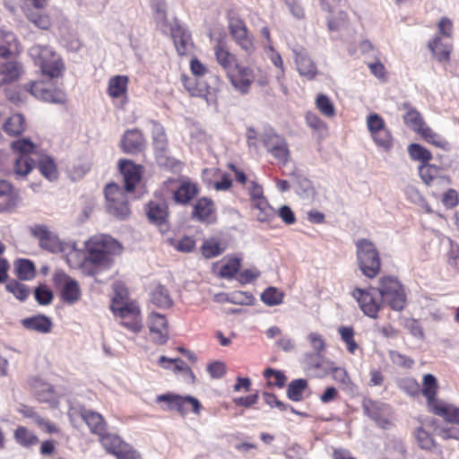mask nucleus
Instances as JSON below:
<instances>
[{
    "label": "nucleus",
    "mask_w": 459,
    "mask_h": 459,
    "mask_svg": "<svg viewBox=\"0 0 459 459\" xmlns=\"http://www.w3.org/2000/svg\"><path fill=\"white\" fill-rule=\"evenodd\" d=\"M85 247L83 264L93 267L90 270L91 274L111 268L113 256L122 249L119 242L108 235L93 236L85 243Z\"/></svg>",
    "instance_id": "f257e3e1"
},
{
    "label": "nucleus",
    "mask_w": 459,
    "mask_h": 459,
    "mask_svg": "<svg viewBox=\"0 0 459 459\" xmlns=\"http://www.w3.org/2000/svg\"><path fill=\"white\" fill-rule=\"evenodd\" d=\"M28 53L35 65L40 68L43 75L50 79L62 75L64 64L51 47L37 44L30 48Z\"/></svg>",
    "instance_id": "f03ea898"
},
{
    "label": "nucleus",
    "mask_w": 459,
    "mask_h": 459,
    "mask_svg": "<svg viewBox=\"0 0 459 459\" xmlns=\"http://www.w3.org/2000/svg\"><path fill=\"white\" fill-rule=\"evenodd\" d=\"M357 263L359 270L368 278H375L380 271V256L375 244L368 238L356 242Z\"/></svg>",
    "instance_id": "7ed1b4c3"
},
{
    "label": "nucleus",
    "mask_w": 459,
    "mask_h": 459,
    "mask_svg": "<svg viewBox=\"0 0 459 459\" xmlns=\"http://www.w3.org/2000/svg\"><path fill=\"white\" fill-rule=\"evenodd\" d=\"M377 293L381 300L387 303L395 311H402L406 305L404 289L397 278L385 276L379 279Z\"/></svg>",
    "instance_id": "20e7f679"
},
{
    "label": "nucleus",
    "mask_w": 459,
    "mask_h": 459,
    "mask_svg": "<svg viewBox=\"0 0 459 459\" xmlns=\"http://www.w3.org/2000/svg\"><path fill=\"white\" fill-rule=\"evenodd\" d=\"M152 134L155 158L158 165L166 169H174L178 162L169 155L168 139L164 127L160 124L153 122Z\"/></svg>",
    "instance_id": "39448f33"
},
{
    "label": "nucleus",
    "mask_w": 459,
    "mask_h": 459,
    "mask_svg": "<svg viewBox=\"0 0 459 459\" xmlns=\"http://www.w3.org/2000/svg\"><path fill=\"white\" fill-rule=\"evenodd\" d=\"M110 309L115 316L121 319L120 324L130 332L137 333L142 330L141 309L137 304H119L115 300Z\"/></svg>",
    "instance_id": "423d86ee"
},
{
    "label": "nucleus",
    "mask_w": 459,
    "mask_h": 459,
    "mask_svg": "<svg viewBox=\"0 0 459 459\" xmlns=\"http://www.w3.org/2000/svg\"><path fill=\"white\" fill-rule=\"evenodd\" d=\"M107 211L109 214L123 220L129 214L127 197L116 184H108L105 187Z\"/></svg>",
    "instance_id": "0eeeda50"
},
{
    "label": "nucleus",
    "mask_w": 459,
    "mask_h": 459,
    "mask_svg": "<svg viewBox=\"0 0 459 459\" xmlns=\"http://www.w3.org/2000/svg\"><path fill=\"white\" fill-rule=\"evenodd\" d=\"M364 414L372 420L379 428L388 429L391 423V407L384 403L366 400L362 404Z\"/></svg>",
    "instance_id": "6e6552de"
},
{
    "label": "nucleus",
    "mask_w": 459,
    "mask_h": 459,
    "mask_svg": "<svg viewBox=\"0 0 459 459\" xmlns=\"http://www.w3.org/2000/svg\"><path fill=\"white\" fill-rule=\"evenodd\" d=\"M377 290L375 288L369 290L356 288L352 291V297L358 301L363 313L371 317L377 318L384 301L376 297Z\"/></svg>",
    "instance_id": "1a4fd4ad"
},
{
    "label": "nucleus",
    "mask_w": 459,
    "mask_h": 459,
    "mask_svg": "<svg viewBox=\"0 0 459 459\" xmlns=\"http://www.w3.org/2000/svg\"><path fill=\"white\" fill-rule=\"evenodd\" d=\"M53 281L61 290V297L65 303L74 304L80 299L81 291L78 282L64 271H56L53 275Z\"/></svg>",
    "instance_id": "9d476101"
},
{
    "label": "nucleus",
    "mask_w": 459,
    "mask_h": 459,
    "mask_svg": "<svg viewBox=\"0 0 459 459\" xmlns=\"http://www.w3.org/2000/svg\"><path fill=\"white\" fill-rule=\"evenodd\" d=\"M24 89L36 99L46 102L63 104L65 101V94L62 90L52 89L43 81L30 82L24 85Z\"/></svg>",
    "instance_id": "9b49d317"
},
{
    "label": "nucleus",
    "mask_w": 459,
    "mask_h": 459,
    "mask_svg": "<svg viewBox=\"0 0 459 459\" xmlns=\"http://www.w3.org/2000/svg\"><path fill=\"white\" fill-rule=\"evenodd\" d=\"M229 30L236 43L247 54L255 51L253 37L248 32L245 22L238 16H230Z\"/></svg>",
    "instance_id": "f8f14e48"
},
{
    "label": "nucleus",
    "mask_w": 459,
    "mask_h": 459,
    "mask_svg": "<svg viewBox=\"0 0 459 459\" xmlns=\"http://www.w3.org/2000/svg\"><path fill=\"white\" fill-rule=\"evenodd\" d=\"M145 213L150 223L157 226L161 233L169 231V206L165 202L150 201L145 206Z\"/></svg>",
    "instance_id": "ddd939ff"
},
{
    "label": "nucleus",
    "mask_w": 459,
    "mask_h": 459,
    "mask_svg": "<svg viewBox=\"0 0 459 459\" xmlns=\"http://www.w3.org/2000/svg\"><path fill=\"white\" fill-rule=\"evenodd\" d=\"M255 70L249 66L238 65L235 72L229 76L230 82L233 88L241 95H247L250 91V86L255 81Z\"/></svg>",
    "instance_id": "4468645a"
},
{
    "label": "nucleus",
    "mask_w": 459,
    "mask_h": 459,
    "mask_svg": "<svg viewBox=\"0 0 459 459\" xmlns=\"http://www.w3.org/2000/svg\"><path fill=\"white\" fill-rule=\"evenodd\" d=\"M156 401L158 403H166L168 405V410H175L178 411L181 414H185L186 412V409L185 408V405L186 403H189L192 405L193 411L195 413H199L201 409V403L200 402L190 395H187L186 397H182L177 394H164L158 395L156 398Z\"/></svg>",
    "instance_id": "2eb2a0df"
},
{
    "label": "nucleus",
    "mask_w": 459,
    "mask_h": 459,
    "mask_svg": "<svg viewBox=\"0 0 459 459\" xmlns=\"http://www.w3.org/2000/svg\"><path fill=\"white\" fill-rule=\"evenodd\" d=\"M148 327L152 341L159 345L169 340L168 321L164 315L152 312L148 316Z\"/></svg>",
    "instance_id": "dca6fc26"
},
{
    "label": "nucleus",
    "mask_w": 459,
    "mask_h": 459,
    "mask_svg": "<svg viewBox=\"0 0 459 459\" xmlns=\"http://www.w3.org/2000/svg\"><path fill=\"white\" fill-rule=\"evenodd\" d=\"M292 52L299 74L307 80L314 79L317 74V68L307 51L301 46H295Z\"/></svg>",
    "instance_id": "f3484780"
},
{
    "label": "nucleus",
    "mask_w": 459,
    "mask_h": 459,
    "mask_svg": "<svg viewBox=\"0 0 459 459\" xmlns=\"http://www.w3.org/2000/svg\"><path fill=\"white\" fill-rule=\"evenodd\" d=\"M31 234L39 239L41 248L51 253H57L62 250L59 238L47 226L36 225L31 228Z\"/></svg>",
    "instance_id": "a211bd4d"
},
{
    "label": "nucleus",
    "mask_w": 459,
    "mask_h": 459,
    "mask_svg": "<svg viewBox=\"0 0 459 459\" xmlns=\"http://www.w3.org/2000/svg\"><path fill=\"white\" fill-rule=\"evenodd\" d=\"M119 170L124 177V190L127 193L133 192L141 180V166L129 160H120Z\"/></svg>",
    "instance_id": "6ab92c4d"
},
{
    "label": "nucleus",
    "mask_w": 459,
    "mask_h": 459,
    "mask_svg": "<svg viewBox=\"0 0 459 459\" xmlns=\"http://www.w3.org/2000/svg\"><path fill=\"white\" fill-rule=\"evenodd\" d=\"M200 188L190 179H183L172 193V199L177 204L186 205L199 194Z\"/></svg>",
    "instance_id": "aec40b11"
},
{
    "label": "nucleus",
    "mask_w": 459,
    "mask_h": 459,
    "mask_svg": "<svg viewBox=\"0 0 459 459\" xmlns=\"http://www.w3.org/2000/svg\"><path fill=\"white\" fill-rule=\"evenodd\" d=\"M216 207L213 201L208 197H201L193 204L191 219L199 222H210L215 214Z\"/></svg>",
    "instance_id": "412c9836"
},
{
    "label": "nucleus",
    "mask_w": 459,
    "mask_h": 459,
    "mask_svg": "<svg viewBox=\"0 0 459 459\" xmlns=\"http://www.w3.org/2000/svg\"><path fill=\"white\" fill-rule=\"evenodd\" d=\"M328 374H332L333 378L340 383L343 391L353 393L355 385L351 382L347 371L343 368L335 367L333 362H327L326 368L323 372L316 373V377H324Z\"/></svg>",
    "instance_id": "4be33fe9"
},
{
    "label": "nucleus",
    "mask_w": 459,
    "mask_h": 459,
    "mask_svg": "<svg viewBox=\"0 0 459 459\" xmlns=\"http://www.w3.org/2000/svg\"><path fill=\"white\" fill-rule=\"evenodd\" d=\"M437 390L438 384L436 377L432 374H426L423 377L422 388L420 392H421L422 395L426 398L427 405L430 412L434 411V407L438 406L439 403L443 402V400L437 398Z\"/></svg>",
    "instance_id": "5701e85b"
},
{
    "label": "nucleus",
    "mask_w": 459,
    "mask_h": 459,
    "mask_svg": "<svg viewBox=\"0 0 459 459\" xmlns=\"http://www.w3.org/2000/svg\"><path fill=\"white\" fill-rule=\"evenodd\" d=\"M170 34L178 55H185L191 45L189 31L177 19L170 24Z\"/></svg>",
    "instance_id": "b1692460"
},
{
    "label": "nucleus",
    "mask_w": 459,
    "mask_h": 459,
    "mask_svg": "<svg viewBox=\"0 0 459 459\" xmlns=\"http://www.w3.org/2000/svg\"><path fill=\"white\" fill-rule=\"evenodd\" d=\"M21 324L25 329L39 333H48L53 328L51 318L43 314L25 317L21 320Z\"/></svg>",
    "instance_id": "393cba45"
},
{
    "label": "nucleus",
    "mask_w": 459,
    "mask_h": 459,
    "mask_svg": "<svg viewBox=\"0 0 459 459\" xmlns=\"http://www.w3.org/2000/svg\"><path fill=\"white\" fill-rule=\"evenodd\" d=\"M144 146V138L138 129L126 130L121 140L122 150L126 153H137Z\"/></svg>",
    "instance_id": "a878e982"
},
{
    "label": "nucleus",
    "mask_w": 459,
    "mask_h": 459,
    "mask_svg": "<svg viewBox=\"0 0 459 459\" xmlns=\"http://www.w3.org/2000/svg\"><path fill=\"white\" fill-rule=\"evenodd\" d=\"M80 414L91 433L100 436L106 431V422L100 413L91 410L82 409L81 410Z\"/></svg>",
    "instance_id": "bb28decb"
},
{
    "label": "nucleus",
    "mask_w": 459,
    "mask_h": 459,
    "mask_svg": "<svg viewBox=\"0 0 459 459\" xmlns=\"http://www.w3.org/2000/svg\"><path fill=\"white\" fill-rule=\"evenodd\" d=\"M214 53L218 63L225 70L229 77L232 72H235V68L238 65L236 56L225 49L221 43L214 47Z\"/></svg>",
    "instance_id": "cd10ccee"
},
{
    "label": "nucleus",
    "mask_w": 459,
    "mask_h": 459,
    "mask_svg": "<svg viewBox=\"0 0 459 459\" xmlns=\"http://www.w3.org/2000/svg\"><path fill=\"white\" fill-rule=\"evenodd\" d=\"M441 169L438 166L427 163L419 167L421 180L428 186H436L442 183L445 178L440 177Z\"/></svg>",
    "instance_id": "c85d7f7f"
},
{
    "label": "nucleus",
    "mask_w": 459,
    "mask_h": 459,
    "mask_svg": "<svg viewBox=\"0 0 459 459\" xmlns=\"http://www.w3.org/2000/svg\"><path fill=\"white\" fill-rule=\"evenodd\" d=\"M433 414L442 417L445 421L459 426V407L443 401L434 407Z\"/></svg>",
    "instance_id": "c756f323"
},
{
    "label": "nucleus",
    "mask_w": 459,
    "mask_h": 459,
    "mask_svg": "<svg viewBox=\"0 0 459 459\" xmlns=\"http://www.w3.org/2000/svg\"><path fill=\"white\" fill-rule=\"evenodd\" d=\"M429 48L438 62L447 61L452 51V45L448 40L436 37L429 42Z\"/></svg>",
    "instance_id": "7c9ffc66"
},
{
    "label": "nucleus",
    "mask_w": 459,
    "mask_h": 459,
    "mask_svg": "<svg viewBox=\"0 0 459 459\" xmlns=\"http://www.w3.org/2000/svg\"><path fill=\"white\" fill-rule=\"evenodd\" d=\"M292 178V183L297 186V193L301 197H309L314 193L312 183L299 169H294L288 173Z\"/></svg>",
    "instance_id": "2f4dec72"
},
{
    "label": "nucleus",
    "mask_w": 459,
    "mask_h": 459,
    "mask_svg": "<svg viewBox=\"0 0 459 459\" xmlns=\"http://www.w3.org/2000/svg\"><path fill=\"white\" fill-rule=\"evenodd\" d=\"M150 301L153 305L160 308H169L173 304L169 290L165 286L161 284H158L151 291Z\"/></svg>",
    "instance_id": "473e14b6"
},
{
    "label": "nucleus",
    "mask_w": 459,
    "mask_h": 459,
    "mask_svg": "<svg viewBox=\"0 0 459 459\" xmlns=\"http://www.w3.org/2000/svg\"><path fill=\"white\" fill-rule=\"evenodd\" d=\"M100 441L107 453L117 455L127 444L125 443L117 435L106 433L100 434Z\"/></svg>",
    "instance_id": "72a5a7b5"
},
{
    "label": "nucleus",
    "mask_w": 459,
    "mask_h": 459,
    "mask_svg": "<svg viewBox=\"0 0 459 459\" xmlns=\"http://www.w3.org/2000/svg\"><path fill=\"white\" fill-rule=\"evenodd\" d=\"M4 131L10 136H18L25 130V120L22 114L9 117L3 125Z\"/></svg>",
    "instance_id": "f704fd0d"
},
{
    "label": "nucleus",
    "mask_w": 459,
    "mask_h": 459,
    "mask_svg": "<svg viewBox=\"0 0 459 459\" xmlns=\"http://www.w3.org/2000/svg\"><path fill=\"white\" fill-rule=\"evenodd\" d=\"M404 108H408L407 113L403 116L405 125L411 127L413 131L420 134L428 126L425 124L421 115L414 108H409L408 103L403 104Z\"/></svg>",
    "instance_id": "c9c22d12"
},
{
    "label": "nucleus",
    "mask_w": 459,
    "mask_h": 459,
    "mask_svg": "<svg viewBox=\"0 0 459 459\" xmlns=\"http://www.w3.org/2000/svg\"><path fill=\"white\" fill-rule=\"evenodd\" d=\"M21 65L16 62H5L0 65V86L10 83L19 78Z\"/></svg>",
    "instance_id": "e433bc0d"
},
{
    "label": "nucleus",
    "mask_w": 459,
    "mask_h": 459,
    "mask_svg": "<svg viewBox=\"0 0 459 459\" xmlns=\"http://www.w3.org/2000/svg\"><path fill=\"white\" fill-rule=\"evenodd\" d=\"M14 266L16 275L21 281H30L34 278L36 268L31 260L20 258L16 260Z\"/></svg>",
    "instance_id": "4c0bfd02"
},
{
    "label": "nucleus",
    "mask_w": 459,
    "mask_h": 459,
    "mask_svg": "<svg viewBox=\"0 0 459 459\" xmlns=\"http://www.w3.org/2000/svg\"><path fill=\"white\" fill-rule=\"evenodd\" d=\"M308 383L305 378H297L290 381L287 387V397L293 402L303 400V392L307 388Z\"/></svg>",
    "instance_id": "58836bf2"
},
{
    "label": "nucleus",
    "mask_w": 459,
    "mask_h": 459,
    "mask_svg": "<svg viewBox=\"0 0 459 459\" xmlns=\"http://www.w3.org/2000/svg\"><path fill=\"white\" fill-rule=\"evenodd\" d=\"M38 169L39 172L49 181L57 178L58 172L54 160L48 155L41 157L38 161Z\"/></svg>",
    "instance_id": "ea45409f"
},
{
    "label": "nucleus",
    "mask_w": 459,
    "mask_h": 459,
    "mask_svg": "<svg viewBox=\"0 0 459 459\" xmlns=\"http://www.w3.org/2000/svg\"><path fill=\"white\" fill-rule=\"evenodd\" d=\"M151 6L154 14L157 25L165 31L168 28L167 6L165 0H151Z\"/></svg>",
    "instance_id": "a19ab883"
},
{
    "label": "nucleus",
    "mask_w": 459,
    "mask_h": 459,
    "mask_svg": "<svg viewBox=\"0 0 459 459\" xmlns=\"http://www.w3.org/2000/svg\"><path fill=\"white\" fill-rule=\"evenodd\" d=\"M128 82L127 76L116 75L109 79L108 82V94L113 98L121 97L126 91Z\"/></svg>",
    "instance_id": "79ce46f5"
},
{
    "label": "nucleus",
    "mask_w": 459,
    "mask_h": 459,
    "mask_svg": "<svg viewBox=\"0 0 459 459\" xmlns=\"http://www.w3.org/2000/svg\"><path fill=\"white\" fill-rule=\"evenodd\" d=\"M284 293L276 287H268L261 294V300L267 306L273 307L282 303Z\"/></svg>",
    "instance_id": "37998d69"
},
{
    "label": "nucleus",
    "mask_w": 459,
    "mask_h": 459,
    "mask_svg": "<svg viewBox=\"0 0 459 459\" xmlns=\"http://www.w3.org/2000/svg\"><path fill=\"white\" fill-rule=\"evenodd\" d=\"M35 161L28 155H19L15 159L13 170L18 176H27L34 168Z\"/></svg>",
    "instance_id": "c03bdc74"
},
{
    "label": "nucleus",
    "mask_w": 459,
    "mask_h": 459,
    "mask_svg": "<svg viewBox=\"0 0 459 459\" xmlns=\"http://www.w3.org/2000/svg\"><path fill=\"white\" fill-rule=\"evenodd\" d=\"M5 289L20 301H25L30 295V288L16 280L8 281Z\"/></svg>",
    "instance_id": "a18cd8bd"
},
{
    "label": "nucleus",
    "mask_w": 459,
    "mask_h": 459,
    "mask_svg": "<svg viewBox=\"0 0 459 459\" xmlns=\"http://www.w3.org/2000/svg\"><path fill=\"white\" fill-rule=\"evenodd\" d=\"M408 152L412 160H419L421 164L429 162L432 158L430 152L419 143H411L408 146Z\"/></svg>",
    "instance_id": "49530a36"
},
{
    "label": "nucleus",
    "mask_w": 459,
    "mask_h": 459,
    "mask_svg": "<svg viewBox=\"0 0 459 459\" xmlns=\"http://www.w3.org/2000/svg\"><path fill=\"white\" fill-rule=\"evenodd\" d=\"M253 207L258 210L256 214L259 221H266L274 215L273 207L269 204L265 198H260L252 204Z\"/></svg>",
    "instance_id": "de8ad7c7"
},
{
    "label": "nucleus",
    "mask_w": 459,
    "mask_h": 459,
    "mask_svg": "<svg viewBox=\"0 0 459 459\" xmlns=\"http://www.w3.org/2000/svg\"><path fill=\"white\" fill-rule=\"evenodd\" d=\"M304 363L307 369L314 371L315 376L316 373L323 372L324 368L327 367V364L325 365L321 361V354L316 352L306 353L304 355Z\"/></svg>",
    "instance_id": "09e8293b"
},
{
    "label": "nucleus",
    "mask_w": 459,
    "mask_h": 459,
    "mask_svg": "<svg viewBox=\"0 0 459 459\" xmlns=\"http://www.w3.org/2000/svg\"><path fill=\"white\" fill-rule=\"evenodd\" d=\"M415 439L418 446L424 450H431L436 446V442L430 434L423 428H418L414 432Z\"/></svg>",
    "instance_id": "8fccbe9b"
},
{
    "label": "nucleus",
    "mask_w": 459,
    "mask_h": 459,
    "mask_svg": "<svg viewBox=\"0 0 459 459\" xmlns=\"http://www.w3.org/2000/svg\"><path fill=\"white\" fill-rule=\"evenodd\" d=\"M14 437L17 442L23 446H30L38 443L39 439L36 435L29 431L25 427H19Z\"/></svg>",
    "instance_id": "3c124183"
},
{
    "label": "nucleus",
    "mask_w": 459,
    "mask_h": 459,
    "mask_svg": "<svg viewBox=\"0 0 459 459\" xmlns=\"http://www.w3.org/2000/svg\"><path fill=\"white\" fill-rule=\"evenodd\" d=\"M241 261L234 257L224 264L220 270V276L226 279H232L240 270Z\"/></svg>",
    "instance_id": "603ef678"
},
{
    "label": "nucleus",
    "mask_w": 459,
    "mask_h": 459,
    "mask_svg": "<svg viewBox=\"0 0 459 459\" xmlns=\"http://www.w3.org/2000/svg\"><path fill=\"white\" fill-rule=\"evenodd\" d=\"M338 332L342 340L346 343L348 351L354 353L358 349V344L354 341L353 328L351 326H340Z\"/></svg>",
    "instance_id": "864d4df0"
},
{
    "label": "nucleus",
    "mask_w": 459,
    "mask_h": 459,
    "mask_svg": "<svg viewBox=\"0 0 459 459\" xmlns=\"http://www.w3.org/2000/svg\"><path fill=\"white\" fill-rule=\"evenodd\" d=\"M407 198L413 204L421 207L427 212H431V208L423 195L413 186H408L405 190Z\"/></svg>",
    "instance_id": "5fc2aeb1"
},
{
    "label": "nucleus",
    "mask_w": 459,
    "mask_h": 459,
    "mask_svg": "<svg viewBox=\"0 0 459 459\" xmlns=\"http://www.w3.org/2000/svg\"><path fill=\"white\" fill-rule=\"evenodd\" d=\"M316 108L327 117H332L335 114V108L331 100L325 94H319L316 100Z\"/></svg>",
    "instance_id": "6e6d98bb"
},
{
    "label": "nucleus",
    "mask_w": 459,
    "mask_h": 459,
    "mask_svg": "<svg viewBox=\"0 0 459 459\" xmlns=\"http://www.w3.org/2000/svg\"><path fill=\"white\" fill-rule=\"evenodd\" d=\"M34 298L39 305L47 306L52 302L54 295L50 289L41 284L35 288Z\"/></svg>",
    "instance_id": "4d7b16f0"
},
{
    "label": "nucleus",
    "mask_w": 459,
    "mask_h": 459,
    "mask_svg": "<svg viewBox=\"0 0 459 459\" xmlns=\"http://www.w3.org/2000/svg\"><path fill=\"white\" fill-rule=\"evenodd\" d=\"M372 138L378 147L385 151H388L393 145L391 133L386 127L373 134Z\"/></svg>",
    "instance_id": "13d9d810"
},
{
    "label": "nucleus",
    "mask_w": 459,
    "mask_h": 459,
    "mask_svg": "<svg viewBox=\"0 0 459 459\" xmlns=\"http://www.w3.org/2000/svg\"><path fill=\"white\" fill-rule=\"evenodd\" d=\"M14 152L19 155H28L34 150L35 145L29 138H22L13 141L11 144Z\"/></svg>",
    "instance_id": "bf43d9fd"
},
{
    "label": "nucleus",
    "mask_w": 459,
    "mask_h": 459,
    "mask_svg": "<svg viewBox=\"0 0 459 459\" xmlns=\"http://www.w3.org/2000/svg\"><path fill=\"white\" fill-rule=\"evenodd\" d=\"M254 299V296L248 292L235 291L229 294V296L226 297L225 300H227V302L233 304L252 305Z\"/></svg>",
    "instance_id": "052dcab7"
},
{
    "label": "nucleus",
    "mask_w": 459,
    "mask_h": 459,
    "mask_svg": "<svg viewBox=\"0 0 459 459\" xmlns=\"http://www.w3.org/2000/svg\"><path fill=\"white\" fill-rule=\"evenodd\" d=\"M367 126L371 136L385 127L384 119L377 113H371L367 117Z\"/></svg>",
    "instance_id": "680f3d73"
},
{
    "label": "nucleus",
    "mask_w": 459,
    "mask_h": 459,
    "mask_svg": "<svg viewBox=\"0 0 459 459\" xmlns=\"http://www.w3.org/2000/svg\"><path fill=\"white\" fill-rule=\"evenodd\" d=\"M389 356L392 362L399 367L411 368L414 364L413 359L396 351H391Z\"/></svg>",
    "instance_id": "e2e57ef3"
},
{
    "label": "nucleus",
    "mask_w": 459,
    "mask_h": 459,
    "mask_svg": "<svg viewBox=\"0 0 459 459\" xmlns=\"http://www.w3.org/2000/svg\"><path fill=\"white\" fill-rule=\"evenodd\" d=\"M427 142L436 145L437 147L445 148L446 145V142L442 139L438 134H437L429 126L425 128L420 134Z\"/></svg>",
    "instance_id": "0e129e2a"
},
{
    "label": "nucleus",
    "mask_w": 459,
    "mask_h": 459,
    "mask_svg": "<svg viewBox=\"0 0 459 459\" xmlns=\"http://www.w3.org/2000/svg\"><path fill=\"white\" fill-rule=\"evenodd\" d=\"M268 152H270L276 160H278L280 162H282L283 164H286L290 158V150L287 142H284L279 146L274 147Z\"/></svg>",
    "instance_id": "69168bd1"
},
{
    "label": "nucleus",
    "mask_w": 459,
    "mask_h": 459,
    "mask_svg": "<svg viewBox=\"0 0 459 459\" xmlns=\"http://www.w3.org/2000/svg\"><path fill=\"white\" fill-rule=\"evenodd\" d=\"M263 142H264V147L269 152V151L273 150L274 147H277L280 144L286 142V140L282 136H281L277 134L267 133L263 135Z\"/></svg>",
    "instance_id": "338daca9"
},
{
    "label": "nucleus",
    "mask_w": 459,
    "mask_h": 459,
    "mask_svg": "<svg viewBox=\"0 0 459 459\" xmlns=\"http://www.w3.org/2000/svg\"><path fill=\"white\" fill-rule=\"evenodd\" d=\"M437 435L441 438L459 440V429L454 426L438 427L436 429Z\"/></svg>",
    "instance_id": "774afa93"
}]
</instances>
